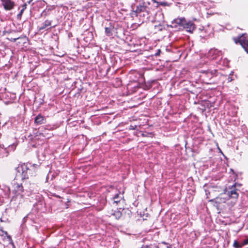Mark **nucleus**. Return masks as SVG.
Returning <instances> with one entry per match:
<instances>
[{"label":"nucleus","mask_w":248,"mask_h":248,"mask_svg":"<svg viewBox=\"0 0 248 248\" xmlns=\"http://www.w3.org/2000/svg\"><path fill=\"white\" fill-rule=\"evenodd\" d=\"M12 188L13 193L15 194L12 200L17 201L19 202H21L25 196H30L31 192V189H24L21 184L15 181L12 183Z\"/></svg>","instance_id":"obj_1"},{"label":"nucleus","mask_w":248,"mask_h":248,"mask_svg":"<svg viewBox=\"0 0 248 248\" xmlns=\"http://www.w3.org/2000/svg\"><path fill=\"white\" fill-rule=\"evenodd\" d=\"M12 188L13 193L15 194L12 200L17 201L19 202H21L25 196H30L31 192V189H24L21 184L15 181L12 183Z\"/></svg>","instance_id":"obj_2"},{"label":"nucleus","mask_w":248,"mask_h":248,"mask_svg":"<svg viewBox=\"0 0 248 248\" xmlns=\"http://www.w3.org/2000/svg\"><path fill=\"white\" fill-rule=\"evenodd\" d=\"M170 26L174 28L183 27L187 32L190 33H192L196 29L195 25L192 21H187L184 17L174 19L171 22Z\"/></svg>","instance_id":"obj_3"},{"label":"nucleus","mask_w":248,"mask_h":248,"mask_svg":"<svg viewBox=\"0 0 248 248\" xmlns=\"http://www.w3.org/2000/svg\"><path fill=\"white\" fill-rule=\"evenodd\" d=\"M217 76V70H202L201 71L200 77L206 84H212L213 82V79Z\"/></svg>","instance_id":"obj_4"},{"label":"nucleus","mask_w":248,"mask_h":248,"mask_svg":"<svg viewBox=\"0 0 248 248\" xmlns=\"http://www.w3.org/2000/svg\"><path fill=\"white\" fill-rule=\"evenodd\" d=\"M246 34H243L240 36L233 39L236 44L239 43L248 53V36Z\"/></svg>","instance_id":"obj_5"},{"label":"nucleus","mask_w":248,"mask_h":248,"mask_svg":"<svg viewBox=\"0 0 248 248\" xmlns=\"http://www.w3.org/2000/svg\"><path fill=\"white\" fill-rule=\"evenodd\" d=\"M27 170H29V166L28 164H23L22 165H19L16 168V177H20L21 178L22 174L24 173V171H26Z\"/></svg>","instance_id":"obj_6"},{"label":"nucleus","mask_w":248,"mask_h":248,"mask_svg":"<svg viewBox=\"0 0 248 248\" xmlns=\"http://www.w3.org/2000/svg\"><path fill=\"white\" fill-rule=\"evenodd\" d=\"M221 55V52L217 49H211L208 53V57L212 60L219 58Z\"/></svg>","instance_id":"obj_7"},{"label":"nucleus","mask_w":248,"mask_h":248,"mask_svg":"<svg viewBox=\"0 0 248 248\" xmlns=\"http://www.w3.org/2000/svg\"><path fill=\"white\" fill-rule=\"evenodd\" d=\"M227 192L230 198L236 199L238 197V190L235 188V184L233 185Z\"/></svg>","instance_id":"obj_8"},{"label":"nucleus","mask_w":248,"mask_h":248,"mask_svg":"<svg viewBox=\"0 0 248 248\" xmlns=\"http://www.w3.org/2000/svg\"><path fill=\"white\" fill-rule=\"evenodd\" d=\"M2 2V4L4 7V8L6 10H12L14 6L15 3L14 1L11 0H1Z\"/></svg>","instance_id":"obj_9"},{"label":"nucleus","mask_w":248,"mask_h":248,"mask_svg":"<svg viewBox=\"0 0 248 248\" xmlns=\"http://www.w3.org/2000/svg\"><path fill=\"white\" fill-rule=\"evenodd\" d=\"M46 119L44 116L41 114H38L34 119V123L36 125H40L45 124Z\"/></svg>","instance_id":"obj_10"},{"label":"nucleus","mask_w":248,"mask_h":248,"mask_svg":"<svg viewBox=\"0 0 248 248\" xmlns=\"http://www.w3.org/2000/svg\"><path fill=\"white\" fill-rule=\"evenodd\" d=\"M123 199V194H121L119 192L118 193H116L112 197V200L115 203H119Z\"/></svg>","instance_id":"obj_11"},{"label":"nucleus","mask_w":248,"mask_h":248,"mask_svg":"<svg viewBox=\"0 0 248 248\" xmlns=\"http://www.w3.org/2000/svg\"><path fill=\"white\" fill-rule=\"evenodd\" d=\"M8 154L7 148L3 145L0 144V157L7 156Z\"/></svg>","instance_id":"obj_12"},{"label":"nucleus","mask_w":248,"mask_h":248,"mask_svg":"<svg viewBox=\"0 0 248 248\" xmlns=\"http://www.w3.org/2000/svg\"><path fill=\"white\" fill-rule=\"evenodd\" d=\"M51 25V21L48 20H46L42 23L41 26L39 27V30H43L46 28L50 26Z\"/></svg>","instance_id":"obj_13"},{"label":"nucleus","mask_w":248,"mask_h":248,"mask_svg":"<svg viewBox=\"0 0 248 248\" xmlns=\"http://www.w3.org/2000/svg\"><path fill=\"white\" fill-rule=\"evenodd\" d=\"M156 248H171V246L165 242H162L158 244Z\"/></svg>","instance_id":"obj_14"},{"label":"nucleus","mask_w":248,"mask_h":248,"mask_svg":"<svg viewBox=\"0 0 248 248\" xmlns=\"http://www.w3.org/2000/svg\"><path fill=\"white\" fill-rule=\"evenodd\" d=\"M105 34L108 36H110L113 35L112 31L113 29L111 27L105 28Z\"/></svg>","instance_id":"obj_15"},{"label":"nucleus","mask_w":248,"mask_h":248,"mask_svg":"<svg viewBox=\"0 0 248 248\" xmlns=\"http://www.w3.org/2000/svg\"><path fill=\"white\" fill-rule=\"evenodd\" d=\"M24 171V173L22 174L21 178L22 180L28 179L29 178V175L30 174V170L29 169L26 171Z\"/></svg>","instance_id":"obj_16"},{"label":"nucleus","mask_w":248,"mask_h":248,"mask_svg":"<svg viewBox=\"0 0 248 248\" xmlns=\"http://www.w3.org/2000/svg\"><path fill=\"white\" fill-rule=\"evenodd\" d=\"M233 246L235 248H240L243 247V245H242L241 241L239 242L237 240H235L233 242Z\"/></svg>","instance_id":"obj_17"},{"label":"nucleus","mask_w":248,"mask_h":248,"mask_svg":"<svg viewBox=\"0 0 248 248\" xmlns=\"http://www.w3.org/2000/svg\"><path fill=\"white\" fill-rule=\"evenodd\" d=\"M144 9H145V7L144 6H137V8L135 10V12L137 14H139L140 12H141V11H143Z\"/></svg>","instance_id":"obj_18"},{"label":"nucleus","mask_w":248,"mask_h":248,"mask_svg":"<svg viewBox=\"0 0 248 248\" xmlns=\"http://www.w3.org/2000/svg\"><path fill=\"white\" fill-rule=\"evenodd\" d=\"M112 215L114 216L117 219L120 218L122 216V214L119 211L115 212Z\"/></svg>","instance_id":"obj_19"},{"label":"nucleus","mask_w":248,"mask_h":248,"mask_svg":"<svg viewBox=\"0 0 248 248\" xmlns=\"http://www.w3.org/2000/svg\"><path fill=\"white\" fill-rule=\"evenodd\" d=\"M243 246L248 244V237L242 241H241Z\"/></svg>","instance_id":"obj_20"},{"label":"nucleus","mask_w":248,"mask_h":248,"mask_svg":"<svg viewBox=\"0 0 248 248\" xmlns=\"http://www.w3.org/2000/svg\"><path fill=\"white\" fill-rule=\"evenodd\" d=\"M24 10V8H23V9H22L20 11V13L17 15V18H21V16H22V14H23V13Z\"/></svg>","instance_id":"obj_21"},{"label":"nucleus","mask_w":248,"mask_h":248,"mask_svg":"<svg viewBox=\"0 0 248 248\" xmlns=\"http://www.w3.org/2000/svg\"><path fill=\"white\" fill-rule=\"evenodd\" d=\"M137 127V125H131L129 126V129H130V130H134L136 129V128Z\"/></svg>","instance_id":"obj_22"},{"label":"nucleus","mask_w":248,"mask_h":248,"mask_svg":"<svg viewBox=\"0 0 248 248\" xmlns=\"http://www.w3.org/2000/svg\"><path fill=\"white\" fill-rule=\"evenodd\" d=\"M2 232L6 235L7 238H8V239L9 240H12L11 236L10 235H8L7 232Z\"/></svg>","instance_id":"obj_23"},{"label":"nucleus","mask_w":248,"mask_h":248,"mask_svg":"<svg viewBox=\"0 0 248 248\" xmlns=\"http://www.w3.org/2000/svg\"><path fill=\"white\" fill-rule=\"evenodd\" d=\"M155 28H158V30H160V31H161V30H162V28H161V26H160V25H159V26H156V25H155Z\"/></svg>","instance_id":"obj_24"},{"label":"nucleus","mask_w":248,"mask_h":248,"mask_svg":"<svg viewBox=\"0 0 248 248\" xmlns=\"http://www.w3.org/2000/svg\"><path fill=\"white\" fill-rule=\"evenodd\" d=\"M232 80V79L231 78H228L229 81H231Z\"/></svg>","instance_id":"obj_25"},{"label":"nucleus","mask_w":248,"mask_h":248,"mask_svg":"<svg viewBox=\"0 0 248 248\" xmlns=\"http://www.w3.org/2000/svg\"><path fill=\"white\" fill-rule=\"evenodd\" d=\"M17 39V38L14 39V41L15 42Z\"/></svg>","instance_id":"obj_26"},{"label":"nucleus","mask_w":248,"mask_h":248,"mask_svg":"<svg viewBox=\"0 0 248 248\" xmlns=\"http://www.w3.org/2000/svg\"><path fill=\"white\" fill-rule=\"evenodd\" d=\"M144 248H149V247L148 246H146Z\"/></svg>","instance_id":"obj_27"},{"label":"nucleus","mask_w":248,"mask_h":248,"mask_svg":"<svg viewBox=\"0 0 248 248\" xmlns=\"http://www.w3.org/2000/svg\"><path fill=\"white\" fill-rule=\"evenodd\" d=\"M32 0H31V1H32Z\"/></svg>","instance_id":"obj_28"}]
</instances>
